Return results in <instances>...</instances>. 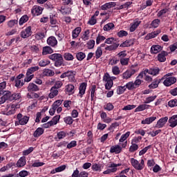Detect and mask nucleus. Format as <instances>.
Masks as SVG:
<instances>
[{
    "instance_id": "f257e3e1",
    "label": "nucleus",
    "mask_w": 177,
    "mask_h": 177,
    "mask_svg": "<svg viewBox=\"0 0 177 177\" xmlns=\"http://www.w3.org/2000/svg\"><path fill=\"white\" fill-rule=\"evenodd\" d=\"M143 75H145V73H140V74L136 77V80L133 82H129L126 84V88L129 91H133V89H136V88H139L140 85H142V82H143Z\"/></svg>"
},
{
    "instance_id": "f03ea898",
    "label": "nucleus",
    "mask_w": 177,
    "mask_h": 177,
    "mask_svg": "<svg viewBox=\"0 0 177 177\" xmlns=\"http://www.w3.org/2000/svg\"><path fill=\"white\" fill-rule=\"evenodd\" d=\"M172 74L174 73H167L164 75L160 80L163 81V84L165 86H171V85H174V84L176 83V77L172 76Z\"/></svg>"
},
{
    "instance_id": "7ed1b4c3",
    "label": "nucleus",
    "mask_w": 177,
    "mask_h": 177,
    "mask_svg": "<svg viewBox=\"0 0 177 177\" xmlns=\"http://www.w3.org/2000/svg\"><path fill=\"white\" fill-rule=\"evenodd\" d=\"M48 59L50 60H53V62H55L54 66L55 67H60L63 65V55L62 54L59 53H54L52 55H50L48 56Z\"/></svg>"
},
{
    "instance_id": "20e7f679",
    "label": "nucleus",
    "mask_w": 177,
    "mask_h": 177,
    "mask_svg": "<svg viewBox=\"0 0 177 177\" xmlns=\"http://www.w3.org/2000/svg\"><path fill=\"white\" fill-rule=\"evenodd\" d=\"M130 162L132 167H133V168L136 169V171H142V169H145V160L143 159H141L139 162L138 160L131 158L130 159Z\"/></svg>"
},
{
    "instance_id": "39448f33",
    "label": "nucleus",
    "mask_w": 177,
    "mask_h": 177,
    "mask_svg": "<svg viewBox=\"0 0 177 177\" xmlns=\"http://www.w3.org/2000/svg\"><path fill=\"white\" fill-rule=\"evenodd\" d=\"M0 104H3L7 100L12 102V92L10 91H0Z\"/></svg>"
},
{
    "instance_id": "423d86ee",
    "label": "nucleus",
    "mask_w": 177,
    "mask_h": 177,
    "mask_svg": "<svg viewBox=\"0 0 177 177\" xmlns=\"http://www.w3.org/2000/svg\"><path fill=\"white\" fill-rule=\"evenodd\" d=\"M103 81L105 82V89L110 91L114 83L113 82V79L111 77H110L109 73H106L104 75Z\"/></svg>"
},
{
    "instance_id": "0eeeda50",
    "label": "nucleus",
    "mask_w": 177,
    "mask_h": 177,
    "mask_svg": "<svg viewBox=\"0 0 177 177\" xmlns=\"http://www.w3.org/2000/svg\"><path fill=\"white\" fill-rule=\"evenodd\" d=\"M67 77L69 82H75V71H68L60 75V78Z\"/></svg>"
},
{
    "instance_id": "6e6552de",
    "label": "nucleus",
    "mask_w": 177,
    "mask_h": 177,
    "mask_svg": "<svg viewBox=\"0 0 177 177\" xmlns=\"http://www.w3.org/2000/svg\"><path fill=\"white\" fill-rule=\"evenodd\" d=\"M17 121L15 122L16 124H19V125H26L27 124V122H28V120H30V118L27 115H24L21 113H18L17 115Z\"/></svg>"
},
{
    "instance_id": "1a4fd4ad",
    "label": "nucleus",
    "mask_w": 177,
    "mask_h": 177,
    "mask_svg": "<svg viewBox=\"0 0 177 177\" xmlns=\"http://www.w3.org/2000/svg\"><path fill=\"white\" fill-rule=\"evenodd\" d=\"M32 34L31 26H28L21 32L20 35L21 38L26 39L28 38V37H31Z\"/></svg>"
},
{
    "instance_id": "9d476101",
    "label": "nucleus",
    "mask_w": 177,
    "mask_h": 177,
    "mask_svg": "<svg viewBox=\"0 0 177 177\" xmlns=\"http://www.w3.org/2000/svg\"><path fill=\"white\" fill-rule=\"evenodd\" d=\"M136 73V70L135 69H129L127 70L125 72H124L122 74V77L123 80H129L132 75H134V74Z\"/></svg>"
},
{
    "instance_id": "9b49d317",
    "label": "nucleus",
    "mask_w": 177,
    "mask_h": 177,
    "mask_svg": "<svg viewBox=\"0 0 177 177\" xmlns=\"http://www.w3.org/2000/svg\"><path fill=\"white\" fill-rule=\"evenodd\" d=\"M43 10L44 8L39 6H34L31 10V13L33 16H39V15H42Z\"/></svg>"
},
{
    "instance_id": "f8f14e48",
    "label": "nucleus",
    "mask_w": 177,
    "mask_h": 177,
    "mask_svg": "<svg viewBox=\"0 0 177 177\" xmlns=\"http://www.w3.org/2000/svg\"><path fill=\"white\" fill-rule=\"evenodd\" d=\"M141 73H144L143 77H145V75H146V73H147L148 74H150L151 75H158V74L160 73V68H152L150 69H146Z\"/></svg>"
},
{
    "instance_id": "ddd939ff",
    "label": "nucleus",
    "mask_w": 177,
    "mask_h": 177,
    "mask_svg": "<svg viewBox=\"0 0 177 177\" xmlns=\"http://www.w3.org/2000/svg\"><path fill=\"white\" fill-rule=\"evenodd\" d=\"M168 122V116H165L164 118H161L159 119L156 124V128H163L165 127V124Z\"/></svg>"
},
{
    "instance_id": "4468645a",
    "label": "nucleus",
    "mask_w": 177,
    "mask_h": 177,
    "mask_svg": "<svg viewBox=\"0 0 177 177\" xmlns=\"http://www.w3.org/2000/svg\"><path fill=\"white\" fill-rule=\"evenodd\" d=\"M86 86H87V84L86 82H83L80 85L79 93L77 95L79 97H83V96L85 95V92L86 91Z\"/></svg>"
},
{
    "instance_id": "2eb2a0df",
    "label": "nucleus",
    "mask_w": 177,
    "mask_h": 177,
    "mask_svg": "<svg viewBox=\"0 0 177 177\" xmlns=\"http://www.w3.org/2000/svg\"><path fill=\"white\" fill-rule=\"evenodd\" d=\"M168 121L170 128H175V127H177V115H174L170 117Z\"/></svg>"
},
{
    "instance_id": "dca6fc26",
    "label": "nucleus",
    "mask_w": 177,
    "mask_h": 177,
    "mask_svg": "<svg viewBox=\"0 0 177 177\" xmlns=\"http://www.w3.org/2000/svg\"><path fill=\"white\" fill-rule=\"evenodd\" d=\"M167 56H168V53L165 51H162L157 56V59L160 63H164L167 60Z\"/></svg>"
},
{
    "instance_id": "f3484780",
    "label": "nucleus",
    "mask_w": 177,
    "mask_h": 177,
    "mask_svg": "<svg viewBox=\"0 0 177 177\" xmlns=\"http://www.w3.org/2000/svg\"><path fill=\"white\" fill-rule=\"evenodd\" d=\"M47 44L50 46L55 48V46H56V45H57V39H56V37H55L53 36H50L47 39Z\"/></svg>"
},
{
    "instance_id": "a211bd4d",
    "label": "nucleus",
    "mask_w": 177,
    "mask_h": 177,
    "mask_svg": "<svg viewBox=\"0 0 177 177\" xmlns=\"http://www.w3.org/2000/svg\"><path fill=\"white\" fill-rule=\"evenodd\" d=\"M135 44V39H131L129 40H126L122 44H120V48H128L129 46H132Z\"/></svg>"
},
{
    "instance_id": "6ab92c4d",
    "label": "nucleus",
    "mask_w": 177,
    "mask_h": 177,
    "mask_svg": "<svg viewBox=\"0 0 177 177\" xmlns=\"http://www.w3.org/2000/svg\"><path fill=\"white\" fill-rule=\"evenodd\" d=\"M160 32H161V31L160 30H156V31L151 32V33H149L145 36V39L147 41H149V39L156 38V37H157V35H158Z\"/></svg>"
},
{
    "instance_id": "aec40b11",
    "label": "nucleus",
    "mask_w": 177,
    "mask_h": 177,
    "mask_svg": "<svg viewBox=\"0 0 177 177\" xmlns=\"http://www.w3.org/2000/svg\"><path fill=\"white\" fill-rule=\"evenodd\" d=\"M117 5L115 2H109L101 6L102 10H107V9H111V8H114Z\"/></svg>"
},
{
    "instance_id": "412c9836",
    "label": "nucleus",
    "mask_w": 177,
    "mask_h": 177,
    "mask_svg": "<svg viewBox=\"0 0 177 177\" xmlns=\"http://www.w3.org/2000/svg\"><path fill=\"white\" fill-rule=\"evenodd\" d=\"M81 27H77L76 28H75L73 31H72V38L73 39H75L77 38H78V37L80 36V34H81Z\"/></svg>"
},
{
    "instance_id": "4be33fe9",
    "label": "nucleus",
    "mask_w": 177,
    "mask_h": 177,
    "mask_svg": "<svg viewBox=\"0 0 177 177\" xmlns=\"http://www.w3.org/2000/svg\"><path fill=\"white\" fill-rule=\"evenodd\" d=\"M62 15H70L71 13V8L66 6H62L60 8L57 9Z\"/></svg>"
},
{
    "instance_id": "5701e85b",
    "label": "nucleus",
    "mask_w": 177,
    "mask_h": 177,
    "mask_svg": "<svg viewBox=\"0 0 177 177\" xmlns=\"http://www.w3.org/2000/svg\"><path fill=\"white\" fill-rule=\"evenodd\" d=\"M156 120H157V117L151 116L149 118H147L144 120H142L141 124L149 125V124H151V122H153V121H156Z\"/></svg>"
},
{
    "instance_id": "b1692460",
    "label": "nucleus",
    "mask_w": 177,
    "mask_h": 177,
    "mask_svg": "<svg viewBox=\"0 0 177 177\" xmlns=\"http://www.w3.org/2000/svg\"><path fill=\"white\" fill-rule=\"evenodd\" d=\"M122 150L121 146L117 145L112 146L110 149V153H115V154H120V152Z\"/></svg>"
},
{
    "instance_id": "393cba45",
    "label": "nucleus",
    "mask_w": 177,
    "mask_h": 177,
    "mask_svg": "<svg viewBox=\"0 0 177 177\" xmlns=\"http://www.w3.org/2000/svg\"><path fill=\"white\" fill-rule=\"evenodd\" d=\"M53 52V49H52L50 46H46L43 47V50H42L43 56H46V55H52Z\"/></svg>"
},
{
    "instance_id": "a878e982",
    "label": "nucleus",
    "mask_w": 177,
    "mask_h": 177,
    "mask_svg": "<svg viewBox=\"0 0 177 177\" xmlns=\"http://www.w3.org/2000/svg\"><path fill=\"white\" fill-rule=\"evenodd\" d=\"M57 95H59V91L57 90V88L52 87L50 90V93L48 95L50 99H53V97L57 96Z\"/></svg>"
},
{
    "instance_id": "bb28decb",
    "label": "nucleus",
    "mask_w": 177,
    "mask_h": 177,
    "mask_svg": "<svg viewBox=\"0 0 177 177\" xmlns=\"http://www.w3.org/2000/svg\"><path fill=\"white\" fill-rule=\"evenodd\" d=\"M160 82H161V79H155L154 81L149 85V89H156V88H158Z\"/></svg>"
},
{
    "instance_id": "cd10ccee",
    "label": "nucleus",
    "mask_w": 177,
    "mask_h": 177,
    "mask_svg": "<svg viewBox=\"0 0 177 177\" xmlns=\"http://www.w3.org/2000/svg\"><path fill=\"white\" fill-rule=\"evenodd\" d=\"M147 109H150V105L146 104H140L135 109V113L144 111V110H147Z\"/></svg>"
},
{
    "instance_id": "c85d7f7f",
    "label": "nucleus",
    "mask_w": 177,
    "mask_h": 177,
    "mask_svg": "<svg viewBox=\"0 0 177 177\" xmlns=\"http://www.w3.org/2000/svg\"><path fill=\"white\" fill-rule=\"evenodd\" d=\"M141 23H142V21H134L133 23L131 24V26L129 28L130 32H133V31H135V30H136L138 28V27H139V25Z\"/></svg>"
},
{
    "instance_id": "c756f323",
    "label": "nucleus",
    "mask_w": 177,
    "mask_h": 177,
    "mask_svg": "<svg viewBox=\"0 0 177 177\" xmlns=\"http://www.w3.org/2000/svg\"><path fill=\"white\" fill-rule=\"evenodd\" d=\"M19 24V21L17 19H11L7 21V26L8 28H13Z\"/></svg>"
},
{
    "instance_id": "7c9ffc66",
    "label": "nucleus",
    "mask_w": 177,
    "mask_h": 177,
    "mask_svg": "<svg viewBox=\"0 0 177 177\" xmlns=\"http://www.w3.org/2000/svg\"><path fill=\"white\" fill-rule=\"evenodd\" d=\"M26 164V157L23 156V157H21L17 162V167H18V168H21L24 167Z\"/></svg>"
},
{
    "instance_id": "2f4dec72",
    "label": "nucleus",
    "mask_w": 177,
    "mask_h": 177,
    "mask_svg": "<svg viewBox=\"0 0 177 177\" xmlns=\"http://www.w3.org/2000/svg\"><path fill=\"white\" fill-rule=\"evenodd\" d=\"M28 92H37V91H39V88H38V86L35 84L30 83L28 86Z\"/></svg>"
},
{
    "instance_id": "473e14b6",
    "label": "nucleus",
    "mask_w": 177,
    "mask_h": 177,
    "mask_svg": "<svg viewBox=\"0 0 177 177\" xmlns=\"http://www.w3.org/2000/svg\"><path fill=\"white\" fill-rule=\"evenodd\" d=\"M43 75L45 77H53L55 72L50 69L45 68L43 70Z\"/></svg>"
},
{
    "instance_id": "72a5a7b5",
    "label": "nucleus",
    "mask_w": 177,
    "mask_h": 177,
    "mask_svg": "<svg viewBox=\"0 0 177 177\" xmlns=\"http://www.w3.org/2000/svg\"><path fill=\"white\" fill-rule=\"evenodd\" d=\"M161 46L160 45H153L151 48V52L154 54H157L159 52H161Z\"/></svg>"
},
{
    "instance_id": "f704fd0d",
    "label": "nucleus",
    "mask_w": 177,
    "mask_h": 177,
    "mask_svg": "<svg viewBox=\"0 0 177 177\" xmlns=\"http://www.w3.org/2000/svg\"><path fill=\"white\" fill-rule=\"evenodd\" d=\"M44 132V130L41 127L37 128L33 133L34 138H39Z\"/></svg>"
},
{
    "instance_id": "c9c22d12",
    "label": "nucleus",
    "mask_w": 177,
    "mask_h": 177,
    "mask_svg": "<svg viewBox=\"0 0 177 177\" xmlns=\"http://www.w3.org/2000/svg\"><path fill=\"white\" fill-rule=\"evenodd\" d=\"M39 70V66H32L27 70L26 75H31L35 71H38Z\"/></svg>"
},
{
    "instance_id": "e433bc0d",
    "label": "nucleus",
    "mask_w": 177,
    "mask_h": 177,
    "mask_svg": "<svg viewBox=\"0 0 177 177\" xmlns=\"http://www.w3.org/2000/svg\"><path fill=\"white\" fill-rule=\"evenodd\" d=\"M74 85L73 84H68L66 86V91L68 95H73L74 93Z\"/></svg>"
},
{
    "instance_id": "4c0bfd02",
    "label": "nucleus",
    "mask_w": 177,
    "mask_h": 177,
    "mask_svg": "<svg viewBox=\"0 0 177 177\" xmlns=\"http://www.w3.org/2000/svg\"><path fill=\"white\" fill-rule=\"evenodd\" d=\"M28 19L29 17L27 15L22 16L19 21V26H23V24L27 23L28 21Z\"/></svg>"
},
{
    "instance_id": "58836bf2",
    "label": "nucleus",
    "mask_w": 177,
    "mask_h": 177,
    "mask_svg": "<svg viewBox=\"0 0 177 177\" xmlns=\"http://www.w3.org/2000/svg\"><path fill=\"white\" fill-rule=\"evenodd\" d=\"M129 135H131V131H127L126 133L121 136V138L119 140L120 143H122L129 138Z\"/></svg>"
},
{
    "instance_id": "ea45409f",
    "label": "nucleus",
    "mask_w": 177,
    "mask_h": 177,
    "mask_svg": "<svg viewBox=\"0 0 177 177\" xmlns=\"http://www.w3.org/2000/svg\"><path fill=\"white\" fill-rule=\"evenodd\" d=\"M160 23L161 21L159 19H153L151 23V27L152 28H157Z\"/></svg>"
},
{
    "instance_id": "a19ab883",
    "label": "nucleus",
    "mask_w": 177,
    "mask_h": 177,
    "mask_svg": "<svg viewBox=\"0 0 177 177\" xmlns=\"http://www.w3.org/2000/svg\"><path fill=\"white\" fill-rule=\"evenodd\" d=\"M118 46H120V44L114 43L112 45L107 46L106 47H105V50H115V49H117Z\"/></svg>"
},
{
    "instance_id": "79ce46f5",
    "label": "nucleus",
    "mask_w": 177,
    "mask_h": 177,
    "mask_svg": "<svg viewBox=\"0 0 177 177\" xmlns=\"http://www.w3.org/2000/svg\"><path fill=\"white\" fill-rule=\"evenodd\" d=\"M64 59L68 62H71L74 60V56L70 53H66L64 54Z\"/></svg>"
},
{
    "instance_id": "37998d69",
    "label": "nucleus",
    "mask_w": 177,
    "mask_h": 177,
    "mask_svg": "<svg viewBox=\"0 0 177 177\" xmlns=\"http://www.w3.org/2000/svg\"><path fill=\"white\" fill-rule=\"evenodd\" d=\"M48 64H50V61L48 59H41L39 62V66L40 67H46Z\"/></svg>"
},
{
    "instance_id": "c03bdc74",
    "label": "nucleus",
    "mask_w": 177,
    "mask_h": 177,
    "mask_svg": "<svg viewBox=\"0 0 177 177\" xmlns=\"http://www.w3.org/2000/svg\"><path fill=\"white\" fill-rule=\"evenodd\" d=\"M106 37L100 34H98L96 37V44L99 45L100 44H102L103 41H105Z\"/></svg>"
},
{
    "instance_id": "a18cd8bd",
    "label": "nucleus",
    "mask_w": 177,
    "mask_h": 177,
    "mask_svg": "<svg viewBox=\"0 0 177 177\" xmlns=\"http://www.w3.org/2000/svg\"><path fill=\"white\" fill-rule=\"evenodd\" d=\"M89 34H91V31L89 30H86L82 36V39H83V41H88V39H89Z\"/></svg>"
},
{
    "instance_id": "49530a36",
    "label": "nucleus",
    "mask_w": 177,
    "mask_h": 177,
    "mask_svg": "<svg viewBox=\"0 0 177 177\" xmlns=\"http://www.w3.org/2000/svg\"><path fill=\"white\" fill-rule=\"evenodd\" d=\"M104 109L107 111H111L112 110H114V105H113L112 103L109 102L104 106Z\"/></svg>"
},
{
    "instance_id": "de8ad7c7",
    "label": "nucleus",
    "mask_w": 177,
    "mask_h": 177,
    "mask_svg": "<svg viewBox=\"0 0 177 177\" xmlns=\"http://www.w3.org/2000/svg\"><path fill=\"white\" fill-rule=\"evenodd\" d=\"M113 28H114V24L113 23H109L103 28L104 31H110V30H113Z\"/></svg>"
},
{
    "instance_id": "09e8293b",
    "label": "nucleus",
    "mask_w": 177,
    "mask_h": 177,
    "mask_svg": "<svg viewBox=\"0 0 177 177\" xmlns=\"http://www.w3.org/2000/svg\"><path fill=\"white\" fill-rule=\"evenodd\" d=\"M102 55H103V50H102L101 47H97L95 50V59H100Z\"/></svg>"
},
{
    "instance_id": "8fccbe9b",
    "label": "nucleus",
    "mask_w": 177,
    "mask_h": 177,
    "mask_svg": "<svg viewBox=\"0 0 177 177\" xmlns=\"http://www.w3.org/2000/svg\"><path fill=\"white\" fill-rule=\"evenodd\" d=\"M59 120H60V115L54 116L53 118L50 121V122L53 126L56 125V124L59 122Z\"/></svg>"
},
{
    "instance_id": "3c124183",
    "label": "nucleus",
    "mask_w": 177,
    "mask_h": 177,
    "mask_svg": "<svg viewBox=\"0 0 177 177\" xmlns=\"http://www.w3.org/2000/svg\"><path fill=\"white\" fill-rule=\"evenodd\" d=\"M125 91H127V86L125 85L123 86H118L117 89V93L118 95H122V93H124Z\"/></svg>"
},
{
    "instance_id": "603ef678",
    "label": "nucleus",
    "mask_w": 177,
    "mask_h": 177,
    "mask_svg": "<svg viewBox=\"0 0 177 177\" xmlns=\"http://www.w3.org/2000/svg\"><path fill=\"white\" fill-rule=\"evenodd\" d=\"M91 169H93V171H102V165L100 164H97V163H95L92 165Z\"/></svg>"
},
{
    "instance_id": "864d4df0",
    "label": "nucleus",
    "mask_w": 177,
    "mask_h": 177,
    "mask_svg": "<svg viewBox=\"0 0 177 177\" xmlns=\"http://www.w3.org/2000/svg\"><path fill=\"white\" fill-rule=\"evenodd\" d=\"M84 57H86V55L83 52H79L76 54V59H77L80 62H82Z\"/></svg>"
},
{
    "instance_id": "5fc2aeb1",
    "label": "nucleus",
    "mask_w": 177,
    "mask_h": 177,
    "mask_svg": "<svg viewBox=\"0 0 177 177\" xmlns=\"http://www.w3.org/2000/svg\"><path fill=\"white\" fill-rule=\"evenodd\" d=\"M16 113V108L12 105L11 107H8V111L6 113V115H12Z\"/></svg>"
},
{
    "instance_id": "6e6d98bb",
    "label": "nucleus",
    "mask_w": 177,
    "mask_h": 177,
    "mask_svg": "<svg viewBox=\"0 0 177 177\" xmlns=\"http://www.w3.org/2000/svg\"><path fill=\"white\" fill-rule=\"evenodd\" d=\"M20 97H21V94H20V93H12L11 102L13 100H19Z\"/></svg>"
},
{
    "instance_id": "4d7b16f0",
    "label": "nucleus",
    "mask_w": 177,
    "mask_h": 177,
    "mask_svg": "<svg viewBox=\"0 0 177 177\" xmlns=\"http://www.w3.org/2000/svg\"><path fill=\"white\" fill-rule=\"evenodd\" d=\"M157 99V95L150 96L145 99V104L151 103V102H154Z\"/></svg>"
},
{
    "instance_id": "13d9d810",
    "label": "nucleus",
    "mask_w": 177,
    "mask_h": 177,
    "mask_svg": "<svg viewBox=\"0 0 177 177\" xmlns=\"http://www.w3.org/2000/svg\"><path fill=\"white\" fill-rule=\"evenodd\" d=\"M62 103H63V100H57L53 104L52 106L57 109L62 106Z\"/></svg>"
},
{
    "instance_id": "bf43d9fd",
    "label": "nucleus",
    "mask_w": 177,
    "mask_h": 177,
    "mask_svg": "<svg viewBox=\"0 0 177 177\" xmlns=\"http://www.w3.org/2000/svg\"><path fill=\"white\" fill-rule=\"evenodd\" d=\"M139 149V145L132 143L131 146L129 147V151L130 153H133L134 151H136Z\"/></svg>"
},
{
    "instance_id": "052dcab7",
    "label": "nucleus",
    "mask_w": 177,
    "mask_h": 177,
    "mask_svg": "<svg viewBox=\"0 0 177 177\" xmlns=\"http://www.w3.org/2000/svg\"><path fill=\"white\" fill-rule=\"evenodd\" d=\"M97 23V20L96 19V17L95 16H92L91 18L88 20V24L90 26H95Z\"/></svg>"
},
{
    "instance_id": "680f3d73",
    "label": "nucleus",
    "mask_w": 177,
    "mask_h": 177,
    "mask_svg": "<svg viewBox=\"0 0 177 177\" xmlns=\"http://www.w3.org/2000/svg\"><path fill=\"white\" fill-rule=\"evenodd\" d=\"M34 151V147H30L28 149L23 151V156H28V154H31Z\"/></svg>"
},
{
    "instance_id": "e2e57ef3",
    "label": "nucleus",
    "mask_w": 177,
    "mask_h": 177,
    "mask_svg": "<svg viewBox=\"0 0 177 177\" xmlns=\"http://www.w3.org/2000/svg\"><path fill=\"white\" fill-rule=\"evenodd\" d=\"M117 35H118V37H119V38H122V37H127V35H128V32H127L124 30H122L117 33Z\"/></svg>"
},
{
    "instance_id": "0e129e2a",
    "label": "nucleus",
    "mask_w": 177,
    "mask_h": 177,
    "mask_svg": "<svg viewBox=\"0 0 177 177\" xmlns=\"http://www.w3.org/2000/svg\"><path fill=\"white\" fill-rule=\"evenodd\" d=\"M169 107H176L177 106V99L171 100L168 102Z\"/></svg>"
},
{
    "instance_id": "69168bd1",
    "label": "nucleus",
    "mask_w": 177,
    "mask_h": 177,
    "mask_svg": "<svg viewBox=\"0 0 177 177\" xmlns=\"http://www.w3.org/2000/svg\"><path fill=\"white\" fill-rule=\"evenodd\" d=\"M64 121L66 124H68V125H71L73 124V118L71 116H68L64 118Z\"/></svg>"
},
{
    "instance_id": "338daca9",
    "label": "nucleus",
    "mask_w": 177,
    "mask_h": 177,
    "mask_svg": "<svg viewBox=\"0 0 177 177\" xmlns=\"http://www.w3.org/2000/svg\"><path fill=\"white\" fill-rule=\"evenodd\" d=\"M88 49H93L95 48V40H90L87 42Z\"/></svg>"
},
{
    "instance_id": "774afa93",
    "label": "nucleus",
    "mask_w": 177,
    "mask_h": 177,
    "mask_svg": "<svg viewBox=\"0 0 177 177\" xmlns=\"http://www.w3.org/2000/svg\"><path fill=\"white\" fill-rule=\"evenodd\" d=\"M112 73L114 75H118L120 74V68L117 66H115L112 68Z\"/></svg>"
}]
</instances>
